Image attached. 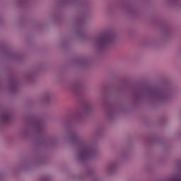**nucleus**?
Masks as SVG:
<instances>
[{
	"label": "nucleus",
	"mask_w": 181,
	"mask_h": 181,
	"mask_svg": "<svg viewBox=\"0 0 181 181\" xmlns=\"http://www.w3.org/2000/svg\"><path fill=\"white\" fill-rule=\"evenodd\" d=\"M97 151L90 141H85L81 145L80 148L76 152V158L79 162H84L87 159L94 158Z\"/></svg>",
	"instance_id": "f257e3e1"
},
{
	"label": "nucleus",
	"mask_w": 181,
	"mask_h": 181,
	"mask_svg": "<svg viewBox=\"0 0 181 181\" xmlns=\"http://www.w3.org/2000/svg\"><path fill=\"white\" fill-rule=\"evenodd\" d=\"M115 40V36L106 32L95 37L94 43L98 49H104L111 46Z\"/></svg>",
	"instance_id": "f03ea898"
},
{
	"label": "nucleus",
	"mask_w": 181,
	"mask_h": 181,
	"mask_svg": "<svg viewBox=\"0 0 181 181\" xmlns=\"http://www.w3.org/2000/svg\"><path fill=\"white\" fill-rule=\"evenodd\" d=\"M118 162L112 161L107 165L106 170L109 173H112V172H115L116 169H118Z\"/></svg>",
	"instance_id": "7ed1b4c3"
},
{
	"label": "nucleus",
	"mask_w": 181,
	"mask_h": 181,
	"mask_svg": "<svg viewBox=\"0 0 181 181\" xmlns=\"http://www.w3.org/2000/svg\"><path fill=\"white\" fill-rule=\"evenodd\" d=\"M9 119H11V115L8 112H3L0 114V124H6V122H9Z\"/></svg>",
	"instance_id": "20e7f679"
},
{
	"label": "nucleus",
	"mask_w": 181,
	"mask_h": 181,
	"mask_svg": "<svg viewBox=\"0 0 181 181\" xmlns=\"http://www.w3.org/2000/svg\"><path fill=\"white\" fill-rule=\"evenodd\" d=\"M172 97V93H164L159 96L158 100L162 103H168V100Z\"/></svg>",
	"instance_id": "39448f33"
},
{
	"label": "nucleus",
	"mask_w": 181,
	"mask_h": 181,
	"mask_svg": "<svg viewBox=\"0 0 181 181\" xmlns=\"http://www.w3.org/2000/svg\"><path fill=\"white\" fill-rule=\"evenodd\" d=\"M93 107H94L93 106V105H91V103H86L83 105V108L85 111H86V112H88V111H91Z\"/></svg>",
	"instance_id": "423d86ee"
},
{
	"label": "nucleus",
	"mask_w": 181,
	"mask_h": 181,
	"mask_svg": "<svg viewBox=\"0 0 181 181\" xmlns=\"http://www.w3.org/2000/svg\"><path fill=\"white\" fill-rule=\"evenodd\" d=\"M166 181H181V177L180 175H173Z\"/></svg>",
	"instance_id": "0eeeda50"
},
{
	"label": "nucleus",
	"mask_w": 181,
	"mask_h": 181,
	"mask_svg": "<svg viewBox=\"0 0 181 181\" xmlns=\"http://www.w3.org/2000/svg\"><path fill=\"white\" fill-rule=\"evenodd\" d=\"M172 33H173V32L172 31V29H170V28H165L163 30L164 36H170L172 35Z\"/></svg>",
	"instance_id": "6e6552de"
},
{
	"label": "nucleus",
	"mask_w": 181,
	"mask_h": 181,
	"mask_svg": "<svg viewBox=\"0 0 181 181\" xmlns=\"http://www.w3.org/2000/svg\"><path fill=\"white\" fill-rule=\"evenodd\" d=\"M6 57H8L9 59H15L16 54L12 52H7L5 53Z\"/></svg>",
	"instance_id": "1a4fd4ad"
},
{
	"label": "nucleus",
	"mask_w": 181,
	"mask_h": 181,
	"mask_svg": "<svg viewBox=\"0 0 181 181\" xmlns=\"http://www.w3.org/2000/svg\"><path fill=\"white\" fill-rule=\"evenodd\" d=\"M44 100L45 101H50L52 100V94L50 93H47L44 95Z\"/></svg>",
	"instance_id": "9d476101"
},
{
	"label": "nucleus",
	"mask_w": 181,
	"mask_h": 181,
	"mask_svg": "<svg viewBox=\"0 0 181 181\" xmlns=\"http://www.w3.org/2000/svg\"><path fill=\"white\" fill-rule=\"evenodd\" d=\"M34 128L35 129H37V131H40L42 129L40 124H35Z\"/></svg>",
	"instance_id": "9b49d317"
},
{
	"label": "nucleus",
	"mask_w": 181,
	"mask_h": 181,
	"mask_svg": "<svg viewBox=\"0 0 181 181\" xmlns=\"http://www.w3.org/2000/svg\"><path fill=\"white\" fill-rule=\"evenodd\" d=\"M23 135L24 136H26L27 135H29V129H26L23 132Z\"/></svg>",
	"instance_id": "f8f14e48"
},
{
	"label": "nucleus",
	"mask_w": 181,
	"mask_h": 181,
	"mask_svg": "<svg viewBox=\"0 0 181 181\" xmlns=\"http://www.w3.org/2000/svg\"><path fill=\"white\" fill-rule=\"evenodd\" d=\"M53 141H54V137H49L47 139V141L49 142V144H52V142H53Z\"/></svg>",
	"instance_id": "ddd939ff"
},
{
	"label": "nucleus",
	"mask_w": 181,
	"mask_h": 181,
	"mask_svg": "<svg viewBox=\"0 0 181 181\" xmlns=\"http://www.w3.org/2000/svg\"><path fill=\"white\" fill-rule=\"evenodd\" d=\"M112 117V113L110 112V113L107 114L108 119H111Z\"/></svg>",
	"instance_id": "4468645a"
},
{
	"label": "nucleus",
	"mask_w": 181,
	"mask_h": 181,
	"mask_svg": "<svg viewBox=\"0 0 181 181\" xmlns=\"http://www.w3.org/2000/svg\"><path fill=\"white\" fill-rule=\"evenodd\" d=\"M11 87L15 88L16 87V83H13L11 84Z\"/></svg>",
	"instance_id": "2eb2a0df"
},
{
	"label": "nucleus",
	"mask_w": 181,
	"mask_h": 181,
	"mask_svg": "<svg viewBox=\"0 0 181 181\" xmlns=\"http://www.w3.org/2000/svg\"><path fill=\"white\" fill-rule=\"evenodd\" d=\"M133 12H134V10H129L128 11V13H133Z\"/></svg>",
	"instance_id": "dca6fc26"
},
{
	"label": "nucleus",
	"mask_w": 181,
	"mask_h": 181,
	"mask_svg": "<svg viewBox=\"0 0 181 181\" xmlns=\"http://www.w3.org/2000/svg\"><path fill=\"white\" fill-rule=\"evenodd\" d=\"M155 94H156V92L154 90H153V97H155Z\"/></svg>",
	"instance_id": "f3484780"
},
{
	"label": "nucleus",
	"mask_w": 181,
	"mask_h": 181,
	"mask_svg": "<svg viewBox=\"0 0 181 181\" xmlns=\"http://www.w3.org/2000/svg\"><path fill=\"white\" fill-rule=\"evenodd\" d=\"M42 181H49V179L48 178H44L42 180Z\"/></svg>",
	"instance_id": "a211bd4d"
},
{
	"label": "nucleus",
	"mask_w": 181,
	"mask_h": 181,
	"mask_svg": "<svg viewBox=\"0 0 181 181\" xmlns=\"http://www.w3.org/2000/svg\"><path fill=\"white\" fill-rule=\"evenodd\" d=\"M25 0H20L21 2H24Z\"/></svg>",
	"instance_id": "6ab92c4d"
},
{
	"label": "nucleus",
	"mask_w": 181,
	"mask_h": 181,
	"mask_svg": "<svg viewBox=\"0 0 181 181\" xmlns=\"http://www.w3.org/2000/svg\"><path fill=\"white\" fill-rule=\"evenodd\" d=\"M20 168H22V166H21V165H20Z\"/></svg>",
	"instance_id": "aec40b11"
}]
</instances>
